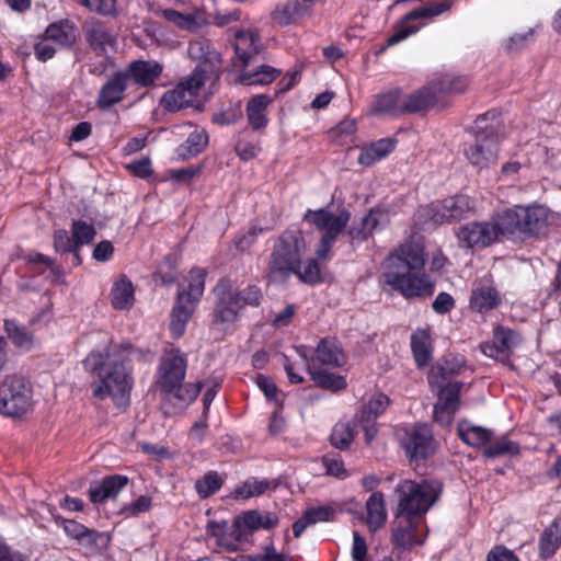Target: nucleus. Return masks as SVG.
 Masks as SVG:
<instances>
[{"label": "nucleus", "instance_id": "423d86ee", "mask_svg": "<svg viewBox=\"0 0 561 561\" xmlns=\"http://www.w3.org/2000/svg\"><path fill=\"white\" fill-rule=\"evenodd\" d=\"M307 244L300 231H285L274 243L270 261V273L274 279L283 280L293 274L306 253Z\"/></svg>", "mask_w": 561, "mask_h": 561}, {"label": "nucleus", "instance_id": "4468645a", "mask_svg": "<svg viewBox=\"0 0 561 561\" xmlns=\"http://www.w3.org/2000/svg\"><path fill=\"white\" fill-rule=\"evenodd\" d=\"M450 4L447 2L434 3L410 12L397 26L394 33L388 38L387 46H393L409 36L415 34L422 27L416 20L432 18L448 11Z\"/></svg>", "mask_w": 561, "mask_h": 561}, {"label": "nucleus", "instance_id": "37998d69", "mask_svg": "<svg viewBox=\"0 0 561 561\" xmlns=\"http://www.w3.org/2000/svg\"><path fill=\"white\" fill-rule=\"evenodd\" d=\"M389 403L390 401L387 396L378 393L373 397L366 405L363 407V409L356 415V420L358 422L375 421L386 411Z\"/></svg>", "mask_w": 561, "mask_h": 561}, {"label": "nucleus", "instance_id": "1a4fd4ad", "mask_svg": "<svg viewBox=\"0 0 561 561\" xmlns=\"http://www.w3.org/2000/svg\"><path fill=\"white\" fill-rule=\"evenodd\" d=\"M31 383L21 376H7L0 382V413L9 417H21L32 410Z\"/></svg>", "mask_w": 561, "mask_h": 561}, {"label": "nucleus", "instance_id": "052dcab7", "mask_svg": "<svg viewBox=\"0 0 561 561\" xmlns=\"http://www.w3.org/2000/svg\"><path fill=\"white\" fill-rule=\"evenodd\" d=\"M65 533L78 540L88 539L89 541H95L98 534L93 530L88 529L82 524L75 520H67L64 525Z\"/></svg>", "mask_w": 561, "mask_h": 561}, {"label": "nucleus", "instance_id": "6e6552de", "mask_svg": "<svg viewBox=\"0 0 561 561\" xmlns=\"http://www.w3.org/2000/svg\"><path fill=\"white\" fill-rule=\"evenodd\" d=\"M455 234L459 245L467 249H483L508 238L501 213L489 220L467 222Z\"/></svg>", "mask_w": 561, "mask_h": 561}, {"label": "nucleus", "instance_id": "393cba45", "mask_svg": "<svg viewBox=\"0 0 561 561\" xmlns=\"http://www.w3.org/2000/svg\"><path fill=\"white\" fill-rule=\"evenodd\" d=\"M369 113L380 116L403 114L402 90L390 89L376 95Z\"/></svg>", "mask_w": 561, "mask_h": 561}, {"label": "nucleus", "instance_id": "9d476101", "mask_svg": "<svg viewBox=\"0 0 561 561\" xmlns=\"http://www.w3.org/2000/svg\"><path fill=\"white\" fill-rule=\"evenodd\" d=\"M480 117L474 125V139L465 150L468 161L478 169H485L497 160L499 138L493 126Z\"/></svg>", "mask_w": 561, "mask_h": 561}, {"label": "nucleus", "instance_id": "72a5a7b5", "mask_svg": "<svg viewBox=\"0 0 561 561\" xmlns=\"http://www.w3.org/2000/svg\"><path fill=\"white\" fill-rule=\"evenodd\" d=\"M4 330L12 344L24 352H30L36 344L34 334L15 320H4Z\"/></svg>", "mask_w": 561, "mask_h": 561}, {"label": "nucleus", "instance_id": "79ce46f5", "mask_svg": "<svg viewBox=\"0 0 561 561\" xmlns=\"http://www.w3.org/2000/svg\"><path fill=\"white\" fill-rule=\"evenodd\" d=\"M208 144V135L203 128H194L185 142L180 147V154L184 158L201 153Z\"/></svg>", "mask_w": 561, "mask_h": 561}, {"label": "nucleus", "instance_id": "774afa93", "mask_svg": "<svg viewBox=\"0 0 561 561\" xmlns=\"http://www.w3.org/2000/svg\"><path fill=\"white\" fill-rule=\"evenodd\" d=\"M34 53L37 59L42 61H46L56 53V47L54 43L45 36L43 39H41L38 43H36L34 47Z\"/></svg>", "mask_w": 561, "mask_h": 561}, {"label": "nucleus", "instance_id": "ea45409f", "mask_svg": "<svg viewBox=\"0 0 561 561\" xmlns=\"http://www.w3.org/2000/svg\"><path fill=\"white\" fill-rule=\"evenodd\" d=\"M458 435L466 444L476 447L484 445L491 438L489 430L466 421L458 424Z\"/></svg>", "mask_w": 561, "mask_h": 561}, {"label": "nucleus", "instance_id": "9b49d317", "mask_svg": "<svg viewBox=\"0 0 561 561\" xmlns=\"http://www.w3.org/2000/svg\"><path fill=\"white\" fill-rule=\"evenodd\" d=\"M501 214L508 238L516 232L533 233L542 227L547 220V209L541 206H516Z\"/></svg>", "mask_w": 561, "mask_h": 561}, {"label": "nucleus", "instance_id": "5701e85b", "mask_svg": "<svg viewBox=\"0 0 561 561\" xmlns=\"http://www.w3.org/2000/svg\"><path fill=\"white\" fill-rule=\"evenodd\" d=\"M336 508L332 505H320L308 507L302 516L293 524V533L296 538L300 537L304 531L318 523H327L334 519Z\"/></svg>", "mask_w": 561, "mask_h": 561}, {"label": "nucleus", "instance_id": "4be33fe9", "mask_svg": "<svg viewBox=\"0 0 561 561\" xmlns=\"http://www.w3.org/2000/svg\"><path fill=\"white\" fill-rule=\"evenodd\" d=\"M439 91L440 88L433 84V81L409 93L402 91L403 114L421 112L436 105L439 102Z\"/></svg>", "mask_w": 561, "mask_h": 561}, {"label": "nucleus", "instance_id": "6ab92c4d", "mask_svg": "<svg viewBox=\"0 0 561 561\" xmlns=\"http://www.w3.org/2000/svg\"><path fill=\"white\" fill-rule=\"evenodd\" d=\"M438 401L434 405V420L447 426L451 424L455 412L459 405L460 385L457 382H448L444 387H438Z\"/></svg>", "mask_w": 561, "mask_h": 561}, {"label": "nucleus", "instance_id": "412c9836", "mask_svg": "<svg viewBox=\"0 0 561 561\" xmlns=\"http://www.w3.org/2000/svg\"><path fill=\"white\" fill-rule=\"evenodd\" d=\"M520 337L517 333L507 328H497L494 331L492 343L481 345L482 353L496 360L504 362L513 350L519 344Z\"/></svg>", "mask_w": 561, "mask_h": 561}, {"label": "nucleus", "instance_id": "0e129e2a", "mask_svg": "<svg viewBox=\"0 0 561 561\" xmlns=\"http://www.w3.org/2000/svg\"><path fill=\"white\" fill-rule=\"evenodd\" d=\"M151 507V497L147 495H140L136 501L125 505L122 508V513L126 516H137L140 513L149 511Z\"/></svg>", "mask_w": 561, "mask_h": 561}, {"label": "nucleus", "instance_id": "4d7b16f0", "mask_svg": "<svg viewBox=\"0 0 561 561\" xmlns=\"http://www.w3.org/2000/svg\"><path fill=\"white\" fill-rule=\"evenodd\" d=\"M518 451H519V447L516 443H514L510 439H506V438H501V439L494 442L493 444H491L484 450V455L486 457L495 458V457L505 456V455H516V454H518Z\"/></svg>", "mask_w": 561, "mask_h": 561}, {"label": "nucleus", "instance_id": "de8ad7c7", "mask_svg": "<svg viewBox=\"0 0 561 561\" xmlns=\"http://www.w3.org/2000/svg\"><path fill=\"white\" fill-rule=\"evenodd\" d=\"M271 102V98L267 94H259L254 96L249 103H248V111H256V116L250 117V124L254 129L263 128L266 123L267 118L265 115V110Z\"/></svg>", "mask_w": 561, "mask_h": 561}, {"label": "nucleus", "instance_id": "bb28decb", "mask_svg": "<svg viewBox=\"0 0 561 561\" xmlns=\"http://www.w3.org/2000/svg\"><path fill=\"white\" fill-rule=\"evenodd\" d=\"M128 478L126 476L114 474L104 478L100 483L91 484L89 489L92 503H103L108 499H115L119 491L126 486Z\"/></svg>", "mask_w": 561, "mask_h": 561}, {"label": "nucleus", "instance_id": "7ed1b4c3", "mask_svg": "<svg viewBox=\"0 0 561 561\" xmlns=\"http://www.w3.org/2000/svg\"><path fill=\"white\" fill-rule=\"evenodd\" d=\"M394 492L398 497V516L423 519L438 500L442 484L436 480H403Z\"/></svg>", "mask_w": 561, "mask_h": 561}, {"label": "nucleus", "instance_id": "58836bf2", "mask_svg": "<svg viewBox=\"0 0 561 561\" xmlns=\"http://www.w3.org/2000/svg\"><path fill=\"white\" fill-rule=\"evenodd\" d=\"M45 36L57 46H69L76 41V30L69 21H60L50 24L45 32Z\"/></svg>", "mask_w": 561, "mask_h": 561}, {"label": "nucleus", "instance_id": "e433bc0d", "mask_svg": "<svg viewBox=\"0 0 561 561\" xmlns=\"http://www.w3.org/2000/svg\"><path fill=\"white\" fill-rule=\"evenodd\" d=\"M295 350L301 359V364L293 362L289 356L285 355L284 366L289 381L293 383H300L305 380L302 371L305 369L309 371V368L313 367L309 362L310 351L307 346L300 345L297 346Z\"/></svg>", "mask_w": 561, "mask_h": 561}, {"label": "nucleus", "instance_id": "cd10ccee", "mask_svg": "<svg viewBox=\"0 0 561 561\" xmlns=\"http://www.w3.org/2000/svg\"><path fill=\"white\" fill-rule=\"evenodd\" d=\"M311 11V4L291 0L277 7L272 13V19L279 25H289L309 16Z\"/></svg>", "mask_w": 561, "mask_h": 561}, {"label": "nucleus", "instance_id": "09e8293b", "mask_svg": "<svg viewBox=\"0 0 561 561\" xmlns=\"http://www.w3.org/2000/svg\"><path fill=\"white\" fill-rule=\"evenodd\" d=\"M222 478L216 471H209L195 482V491L202 499L215 494L222 485Z\"/></svg>", "mask_w": 561, "mask_h": 561}, {"label": "nucleus", "instance_id": "bf43d9fd", "mask_svg": "<svg viewBox=\"0 0 561 561\" xmlns=\"http://www.w3.org/2000/svg\"><path fill=\"white\" fill-rule=\"evenodd\" d=\"M387 224V215L381 210H371L364 219H363V231L362 238L365 239L367 236L371 234L374 231L378 230L380 227H383Z\"/></svg>", "mask_w": 561, "mask_h": 561}, {"label": "nucleus", "instance_id": "13d9d810", "mask_svg": "<svg viewBox=\"0 0 561 561\" xmlns=\"http://www.w3.org/2000/svg\"><path fill=\"white\" fill-rule=\"evenodd\" d=\"M72 234L76 240V244L79 248L93 241L96 231L92 225L81 220H75L72 222Z\"/></svg>", "mask_w": 561, "mask_h": 561}, {"label": "nucleus", "instance_id": "a878e982", "mask_svg": "<svg viewBox=\"0 0 561 561\" xmlns=\"http://www.w3.org/2000/svg\"><path fill=\"white\" fill-rule=\"evenodd\" d=\"M159 14L169 23L173 24L182 31L194 33L206 24V19L203 12L199 10L180 12L174 9H163Z\"/></svg>", "mask_w": 561, "mask_h": 561}, {"label": "nucleus", "instance_id": "7c9ffc66", "mask_svg": "<svg viewBox=\"0 0 561 561\" xmlns=\"http://www.w3.org/2000/svg\"><path fill=\"white\" fill-rule=\"evenodd\" d=\"M128 81L123 72H117L108 80L99 93L98 103L102 107H111L122 100L123 93L127 88Z\"/></svg>", "mask_w": 561, "mask_h": 561}, {"label": "nucleus", "instance_id": "f3484780", "mask_svg": "<svg viewBox=\"0 0 561 561\" xmlns=\"http://www.w3.org/2000/svg\"><path fill=\"white\" fill-rule=\"evenodd\" d=\"M209 534L218 546L229 551L241 549L245 541V517L238 516L231 525L227 522L210 524Z\"/></svg>", "mask_w": 561, "mask_h": 561}, {"label": "nucleus", "instance_id": "c85d7f7f", "mask_svg": "<svg viewBox=\"0 0 561 561\" xmlns=\"http://www.w3.org/2000/svg\"><path fill=\"white\" fill-rule=\"evenodd\" d=\"M500 304V295L489 280L477 283L472 289L470 306L483 312L495 308Z\"/></svg>", "mask_w": 561, "mask_h": 561}, {"label": "nucleus", "instance_id": "f704fd0d", "mask_svg": "<svg viewBox=\"0 0 561 561\" xmlns=\"http://www.w3.org/2000/svg\"><path fill=\"white\" fill-rule=\"evenodd\" d=\"M396 147L392 138H382L362 149L358 157L359 164L370 167L377 161L386 158Z\"/></svg>", "mask_w": 561, "mask_h": 561}, {"label": "nucleus", "instance_id": "8fccbe9b", "mask_svg": "<svg viewBox=\"0 0 561 561\" xmlns=\"http://www.w3.org/2000/svg\"><path fill=\"white\" fill-rule=\"evenodd\" d=\"M278 524V517L271 512H248V530L272 529Z\"/></svg>", "mask_w": 561, "mask_h": 561}, {"label": "nucleus", "instance_id": "4c0bfd02", "mask_svg": "<svg viewBox=\"0 0 561 561\" xmlns=\"http://www.w3.org/2000/svg\"><path fill=\"white\" fill-rule=\"evenodd\" d=\"M357 434L356 422L352 420L339 421L331 433V443L334 447L343 450L347 449Z\"/></svg>", "mask_w": 561, "mask_h": 561}, {"label": "nucleus", "instance_id": "c03bdc74", "mask_svg": "<svg viewBox=\"0 0 561 561\" xmlns=\"http://www.w3.org/2000/svg\"><path fill=\"white\" fill-rule=\"evenodd\" d=\"M309 374L311 375V379L316 382V385L323 389L337 391L346 387V380L341 375L325 370H317L314 368H309Z\"/></svg>", "mask_w": 561, "mask_h": 561}, {"label": "nucleus", "instance_id": "39448f33", "mask_svg": "<svg viewBox=\"0 0 561 561\" xmlns=\"http://www.w3.org/2000/svg\"><path fill=\"white\" fill-rule=\"evenodd\" d=\"M215 297L211 327L218 331L229 330L239 320L245 306L243 291L237 282L222 278L213 289Z\"/></svg>", "mask_w": 561, "mask_h": 561}, {"label": "nucleus", "instance_id": "603ef678", "mask_svg": "<svg viewBox=\"0 0 561 561\" xmlns=\"http://www.w3.org/2000/svg\"><path fill=\"white\" fill-rule=\"evenodd\" d=\"M88 41L94 49L107 53V48L114 47L113 36L101 25L93 26L88 33Z\"/></svg>", "mask_w": 561, "mask_h": 561}, {"label": "nucleus", "instance_id": "680f3d73", "mask_svg": "<svg viewBox=\"0 0 561 561\" xmlns=\"http://www.w3.org/2000/svg\"><path fill=\"white\" fill-rule=\"evenodd\" d=\"M54 247L57 252H76L78 249L73 234L70 237L66 230L55 232Z\"/></svg>", "mask_w": 561, "mask_h": 561}, {"label": "nucleus", "instance_id": "3c124183", "mask_svg": "<svg viewBox=\"0 0 561 561\" xmlns=\"http://www.w3.org/2000/svg\"><path fill=\"white\" fill-rule=\"evenodd\" d=\"M279 76V71L268 65H262L248 70V85H266Z\"/></svg>", "mask_w": 561, "mask_h": 561}, {"label": "nucleus", "instance_id": "338daca9", "mask_svg": "<svg viewBox=\"0 0 561 561\" xmlns=\"http://www.w3.org/2000/svg\"><path fill=\"white\" fill-rule=\"evenodd\" d=\"M255 383L257 388L264 393L267 400L278 401L277 400V387L273 379L267 376L259 375L255 378Z\"/></svg>", "mask_w": 561, "mask_h": 561}, {"label": "nucleus", "instance_id": "f03ea898", "mask_svg": "<svg viewBox=\"0 0 561 561\" xmlns=\"http://www.w3.org/2000/svg\"><path fill=\"white\" fill-rule=\"evenodd\" d=\"M425 264L423 249L419 244L407 243L389 255L382 277L404 297L431 295L434 282L423 273Z\"/></svg>", "mask_w": 561, "mask_h": 561}, {"label": "nucleus", "instance_id": "2f4dec72", "mask_svg": "<svg viewBox=\"0 0 561 561\" xmlns=\"http://www.w3.org/2000/svg\"><path fill=\"white\" fill-rule=\"evenodd\" d=\"M318 362L321 365L339 367L344 364V355L334 339H323L316 348V356L312 363Z\"/></svg>", "mask_w": 561, "mask_h": 561}, {"label": "nucleus", "instance_id": "c756f323", "mask_svg": "<svg viewBox=\"0 0 561 561\" xmlns=\"http://www.w3.org/2000/svg\"><path fill=\"white\" fill-rule=\"evenodd\" d=\"M135 302V288L130 279L119 275L111 288V304L117 310H128Z\"/></svg>", "mask_w": 561, "mask_h": 561}, {"label": "nucleus", "instance_id": "20e7f679", "mask_svg": "<svg viewBox=\"0 0 561 561\" xmlns=\"http://www.w3.org/2000/svg\"><path fill=\"white\" fill-rule=\"evenodd\" d=\"M206 270L194 267L180 285L176 301L172 308L170 330L173 335L181 336L195 312L205 290Z\"/></svg>", "mask_w": 561, "mask_h": 561}, {"label": "nucleus", "instance_id": "ddd939ff", "mask_svg": "<svg viewBox=\"0 0 561 561\" xmlns=\"http://www.w3.org/2000/svg\"><path fill=\"white\" fill-rule=\"evenodd\" d=\"M476 209L473 199L467 195H458L433 203L427 210V215L434 224H444L469 216Z\"/></svg>", "mask_w": 561, "mask_h": 561}, {"label": "nucleus", "instance_id": "0eeeda50", "mask_svg": "<svg viewBox=\"0 0 561 561\" xmlns=\"http://www.w3.org/2000/svg\"><path fill=\"white\" fill-rule=\"evenodd\" d=\"M304 220L321 232L322 237L316 255L320 260H325L333 242L348 224L350 213L345 209L334 210L332 207L308 209Z\"/></svg>", "mask_w": 561, "mask_h": 561}, {"label": "nucleus", "instance_id": "6e6d98bb", "mask_svg": "<svg viewBox=\"0 0 561 561\" xmlns=\"http://www.w3.org/2000/svg\"><path fill=\"white\" fill-rule=\"evenodd\" d=\"M433 84L440 88L439 101L447 94L461 92L467 87V81L462 77L446 76L438 80H433Z\"/></svg>", "mask_w": 561, "mask_h": 561}, {"label": "nucleus", "instance_id": "2eb2a0df", "mask_svg": "<svg viewBox=\"0 0 561 561\" xmlns=\"http://www.w3.org/2000/svg\"><path fill=\"white\" fill-rule=\"evenodd\" d=\"M186 374V358L179 351L165 353L159 366L157 387L159 390H172L183 382Z\"/></svg>", "mask_w": 561, "mask_h": 561}, {"label": "nucleus", "instance_id": "a19ab883", "mask_svg": "<svg viewBox=\"0 0 561 561\" xmlns=\"http://www.w3.org/2000/svg\"><path fill=\"white\" fill-rule=\"evenodd\" d=\"M202 389V383H180L175 386L172 390H163L164 400H176L179 408H184L188 405L192 401L196 399L199 391Z\"/></svg>", "mask_w": 561, "mask_h": 561}, {"label": "nucleus", "instance_id": "e2e57ef3", "mask_svg": "<svg viewBox=\"0 0 561 561\" xmlns=\"http://www.w3.org/2000/svg\"><path fill=\"white\" fill-rule=\"evenodd\" d=\"M276 482L267 479L251 478L248 479V497L259 496L276 488Z\"/></svg>", "mask_w": 561, "mask_h": 561}, {"label": "nucleus", "instance_id": "49530a36", "mask_svg": "<svg viewBox=\"0 0 561 561\" xmlns=\"http://www.w3.org/2000/svg\"><path fill=\"white\" fill-rule=\"evenodd\" d=\"M561 545V529L557 524L550 525L540 537V553L545 558L554 554Z\"/></svg>", "mask_w": 561, "mask_h": 561}, {"label": "nucleus", "instance_id": "473e14b6", "mask_svg": "<svg viewBox=\"0 0 561 561\" xmlns=\"http://www.w3.org/2000/svg\"><path fill=\"white\" fill-rule=\"evenodd\" d=\"M385 497L380 492H374L366 501V524L370 530H377L387 520Z\"/></svg>", "mask_w": 561, "mask_h": 561}, {"label": "nucleus", "instance_id": "5fc2aeb1", "mask_svg": "<svg viewBox=\"0 0 561 561\" xmlns=\"http://www.w3.org/2000/svg\"><path fill=\"white\" fill-rule=\"evenodd\" d=\"M293 274L306 284H316L321 280L320 267L314 259H308L302 265L300 262Z\"/></svg>", "mask_w": 561, "mask_h": 561}, {"label": "nucleus", "instance_id": "b1692460", "mask_svg": "<svg viewBox=\"0 0 561 561\" xmlns=\"http://www.w3.org/2000/svg\"><path fill=\"white\" fill-rule=\"evenodd\" d=\"M162 67L157 61L136 60L123 72L127 81L147 87L152 84L161 75Z\"/></svg>", "mask_w": 561, "mask_h": 561}, {"label": "nucleus", "instance_id": "dca6fc26", "mask_svg": "<svg viewBox=\"0 0 561 561\" xmlns=\"http://www.w3.org/2000/svg\"><path fill=\"white\" fill-rule=\"evenodd\" d=\"M188 56L198 61L196 67L205 70V81L218 79L221 68V55L214 48L211 43L206 38H196L188 44Z\"/></svg>", "mask_w": 561, "mask_h": 561}, {"label": "nucleus", "instance_id": "a18cd8bd", "mask_svg": "<svg viewBox=\"0 0 561 561\" xmlns=\"http://www.w3.org/2000/svg\"><path fill=\"white\" fill-rule=\"evenodd\" d=\"M234 56L227 68L228 75L236 83H242L245 79V48L238 42L233 43Z\"/></svg>", "mask_w": 561, "mask_h": 561}, {"label": "nucleus", "instance_id": "69168bd1", "mask_svg": "<svg viewBox=\"0 0 561 561\" xmlns=\"http://www.w3.org/2000/svg\"><path fill=\"white\" fill-rule=\"evenodd\" d=\"M84 7L91 11L98 12L104 15H111L115 13L116 0H79Z\"/></svg>", "mask_w": 561, "mask_h": 561}, {"label": "nucleus", "instance_id": "864d4df0", "mask_svg": "<svg viewBox=\"0 0 561 561\" xmlns=\"http://www.w3.org/2000/svg\"><path fill=\"white\" fill-rule=\"evenodd\" d=\"M463 364V360L461 357L454 356L450 359H446L445 364L443 366H437L432 368L428 381L430 385L434 387H442L438 382V377L442 376L445 379V375H453L458 371V369Z\"/></svg>", "mask_w": 561, "mask_h": 561}, {"label": "nucleus", "instance_id": "c9c22d12", "mask_svg": "<svg viewBox=\"0 0 561 561\" xmlns=\"http://www.w3.org/2000/svg\"><path fill=\"white\" fill-rule=\"evenodd\" d=\"M411 347L419 367L428 364L432 357V340L427 329H417L411 336Z\"/></svg>", "mask_w": 561, "mask_h": 561}, {"label": "nucleus", "instance_id": "a211bd4d", "mask_svg": "<svg viewBox=\"0 0 561 561\" xmlns=\"http://www.w3.org/2000/svg\"><path fill=\"white\" fill-rule=\"evenodd\" d=\"M402 446L411 459L428 457L436 448L432 430L426 424H417L407 430Z\"/></svg>", "mask_w": 561, "mask_h": 561}, {"label": "nucleus", "instance_id": "f8f14e48", "mask_svg": "<svg viewBox=\"0 0 561 561\" xmlns=\"http://www.w3.org/2000/svg\"><path fill=\"white\" fill-rule=\"evenodd\" d=\"M205 70L196 67L193 73L162 96V104L169 111H179L193 103L205 84Z\"/></svg>", "mask_w": 561, "mask_h": 561}, {"label": "nucleus", "instance_id": "aec40b11", "mask_svg": "<svg viewBox=\"0 0 561 561\" xmlns=\"http://www.w3.org/2000/svg\"><path fill=\"white\" fill-rule=\"evenodd\" d=\"M397 519V526L392 533V542L397 547L407 549L424 541L425 530L423 519L398 515Z\"/></svg>", "mask_w": 561, "mask_h": 561}, {"label": "nucleus", "instance_id": "f257e3e1", "mask_svg": "<svg viewBox=\"0 0 561 561\" xmlns=\"http://www.w3.org/2000/svg\"><path fill=\"white\" fill-rule=\"evenodd\" d=\"M126 350L92 351L83 360L87 370L96 374L92 394L99 400L111 398L114 405L125 409L130 402L133 379L126 367Z\"/></svg>", "mask_w": 561, "mask_h": 561}]
</instances>
